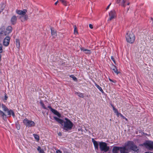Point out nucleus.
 <instances>
[{
	"label": "nucleus",
	"instance_id": "15",
	"mask_svg": "<svg viewBox=\"0 0 153 153\" xmlns=\"http://www.w3.org/2000/svg\"><path fill=\"white\" fill-rule=\"evenodd\" d=\"M111 69L113 70L117 74H118L119 72H118V70L117 68V67L116 66H114L113 65H112L111 67Z\"/></svg>",
	"mask_w": 153,
	"mask_h": 153
},
{
	"label": "nucleus",
	"instance_id": "39",
	"mask_svg": "<svg viewBox=\"0 0 153 153\" xmlns=\"http://www.w3.org/2000/svg\"><path fill=\"white\" fill-rule=\"evenodd\" d=\"M16 128L18 130H19L20 129V126L19 125H16Z\"/></svg>",
	"mask_w": 153,
	"mask_h": 153
},
{
	"label": "nucleus",
	"instance_id": "2",
	"mask_svg": "<svg viewBox=\"0 0 153 153\" xmlns=\"http://www.w3.org/2000/svg\"><path fill=\"white\" fill-rule=\"evenodd\" d=\"M127 41L130 43H133L135 39V36L132 32H128L126 36Z\"/></svg>",
	"mask_w": 153,
	"mask_h": 153
},
{
	"label": "nucleus",
	"instance_id": "34",
	"mask_svg": "<svg viewBox=\"0 0 153 153\" xmlns=\"http://www.w3.org/2000/svg\"><path fill=\"white\" fill-rule=\"evenodd\" d=\"M3 50L2 49V45L0 44V53H1L3 52Z\"/></svg>",
	"mask_w": 153,
	"mask_h": 153
},
{
	"label": "nucleus",
	"instance_id": "16",
	"mask_svg": "<svg viewBox=\"0 0 153 153\" xmlns=\"http://www.w3.org/2000/svg\"><path fill=\"white\" fill-rule=\"evenodd\" d=\"M92 142L93 143L95 149L98 150V146L99 145V143H98L97 141L94 140L93 139H92Z\"/></svg>",
	"mask_w": 153,
	"mask_h": 153
},
{
	"label": "nucleus",
	"instance_id": "52",
	"mask_svg": "<svg viewBox=\"0 0 153 153\" xmlns=\"http://www.w3.org/2000/svg\"><path fill=\"white\" fill-rule=\"evenodd\" d=\"M129 4H130L129 3H127V5H129Z\"/></svg>",
	"mask_w": 153,
	"mask_h": 153
},
{
	"label": "nucleus",
	"instance_id": "30",
	"mask_svg": "<svg viewBox=\"0 0 153 153\" xmlns=\"http://www.w3.org/2000/svg\"><path fill=\"white\" fill-rule=\"evenodd\" d=\"M33 135L35 138L36 140L37 141H39V137L38 135L34 134H33Z\"/></svg>",
	"mask_w": 153,
	"mask_h": 153
},
{
	"label": "nucleus",
	"instance_id": "29",
	"mask_svg": "<svg viewBox=\"0 0 153 153\" xmlns=\"http://www.w3.org/2000/svg\"><path fill=\"white\" fill-rule=\"evenodd\" d=\"M37 150L39 152V153H44L43 150L42 149L40 146H38L37 148Z\"/></svg>",
	"mask_w": 153,
	"mask_h": 153
},
{
	"label": "nucleus",
	"instance_id": "1",
	"mask_svg": "<svg viewBox=\"0 0 153 153\" xmlns=\"http://www.w3.org/2000/svg\"><path fill=\"white\" fill-rule=\"evenodd\" d=\"M53 118L56 121L62 125H63L64 123L63 128L64 130L68 131L72 129L74 125L73 123L67 118H65V121L56 117H54Z\"/></svg>",
	"mask_w": 153,
	"mask_h": 153
},
{
	"label": "nucleus",
	"instance_id": "23",
	"mask_svg": "<svg viewBox=\"0 0 153 153\" xmlns=\"http://www.w3.org/2000/svg\"><path fill=\"white\" fill-rule=\"evenodd\" d=\"M95 86L97 87V88L102 93H104V91L102 88L100 87L99 85H98L96 83L95 84Z\"/></svg>",
	"mask_w": 153,
	"mask_h": 153
},
{
	"label": "nucleus",
	"instance_id": "43",
	"mask_svg": "<svg viewBox=\"0 0 153 153\" xmlns=\"http://www.w3.org/2000/svg\"><path fill=\"white\" fill-rule=\"evenodd\" d=\"M89 27L91 29H92L93 28V25L91 24H90L89 25Z\"/></svg>",
	"mask_w": 153,
	"mask_h": 153
},
{
	"label": "nucleus",
	"instance_id": "17",
	"mask_svg": "<svg viewBox=\"0 0 153 153\" xmlns=\"http://www.w3.org/2000/svg\"><path fill=\"white\" fill-rule=\"evenodd\" d=\"M6 111L7 112L8 115H10H10L11 114H12V116L13 117H14L15 115V114L13 112V111L11 109L9 110V109L8 110V111Z\"/></svg>",
	"mask_w": 153,
	"mask_h": 153
},
{
	"label": "nucleus",
	"instance_id": "8",
	"mask_svg": "<svg viewBox=\"0 0 153 153\" xmlns=\"http://www.w3.org/2000/svg\"><path fill=\"white\" fill-rule=\"evenodd\" d=\"M145 147L149 150L153 149V142L151 141H147L144 143L143 144Z\"/></svg>",
	"mask_w": 153,
	"mask_h": 153
},
{
	"label": "nucleus",
	"instance_id": "42",
	"mask_svg": "<svg viewBox=\"0 0 153 153\" xmlns=\"http://www.w3.org/2000/svg\"><path fill=\"white\" fill-rule=\"evenodd\" d=\"M56 153H62V152L60 150L58 149L56 151Z\"/></svg>",
	"mask_w": 153,
	"mask_h": 153
},
{
	"label": "nucleus",
	"instance_id": "28",
	"mask_svg": "<svg viewBox=\"0 0 153 153\" xmlns=\"http://www.w3.org/2000/svg\"><path fill=\"white\" fill-rule=\"evenodd\" d=\"M4 8V6L3 4H1L0 5V13L2 11Z\"/></svg>",
	"mask_w": 153,
	"mask_h": 153
},
{
	"label": "nucleus",
	"instance_id": "11",
	"mask_svg": "<svg viewBox=\"0 0 153 153\" xmlns=\"http://www.w3.org/2000/svg\"><path fill=\"white\" fill-rule=\"evenodd\" d=\"M48 108L50 109L53 113L57 116L58 117H61L60 114L57 111L52 108L50 105L48 106Z\"/></svg>",
	"mask_w": 153,
	"mask_h": 153
},
{
	"label": "nucleus",
	"instance_id": "4",
	"mask_svg": "<svg viewBox=\"0 0 153 153\" xmlns=\"http://www.w3.org/2000/svg\"><path fill=\"white\" fill-rule=\"evenodd\" d=\"M128 145L129 148V151L131 149L137 152H138L139 151V147L136 146L133 141H128Z\"/></svg>",
	"mask_w": 153,
	"mask_h": 153
},
{
	"label": "nucleus",
	"instance_id": "50",
	"mask_svg": "<svg viewBox=\"0 0 153 153\" xmlns=\"http://www.w3.org/2000/svg\"><path fill=\"white\" fill-rule=\"evenodd\" d=\"M111 106L112 107V108H113V107H114V105H111Z\"/></svg>",
	"mask_w": 153,
	"mask_h": 153
},
{
	"label": "nucleus",
	"instance_id": "6",
	"mask_svg": "<svg viewBox=\"0 0 153 153\" xmlns=\"http://www.w3.org/2000/svg\"><path fill=\"white\" fill-rule=\"evenodd\" d=\"M120 153H128L130 151L128 142L125 144L124 146L120 147Z\"/></svg>",
	"mask_w": 153,
	"mask_h": 153
},
{
	"label": "nucleus",
	"instance_id": "36",
	"mask_svg": "<svg viewBox=\"0 0 153 153\" xmlns=\"http://www.w3.org/2000/svg\"><path fill=\"white\" fill-rule=\"evenodd\" d=\"M85 53L86 54H90L91 53V51L90 50L87 49Z\"/></svg>",
	"mask_w": 153,
	"mask_h": 153
},
{
	"label": "nucleus",
	"instance_id": "20",
	"mask_svg": "<svg viewBox=\"0 0 153 153\" xmlns=\"http://www.w3.org/2000/svg\"><path fill=\"white\" fill-rule=\"evenodd\" d=\"M75 94H76L79 97H80L83 98L85 97L84 94L82 93L75 92Z\"/></svg>",
	"mask_w": 153,
	"mask_h": 153
},
{
	"label": "nucleus",
	"instance_id": "31",
	"mask_svg": "<svg viewBox=\"0 0 153 153\" xmlns=\"http://www.w3.org/2000/svg\"><path fill=\"white\" fill-rule=\"evenodd\" d=\"M28 19V16L27 15H24V19H21V21L22 22H24L25 21L27 20Z\"/></svg>",
	"mask_w": 153,
	"mask_h": 153
},
{
	"label": "nucleus",
	"instance_id": "47",
	"mask_svg": "<svg viewBox=\"0 0 153 153\" xmlns=\"http://www.w3.org/2000/svg\"><path fill=\"white\" fill-rule=\"evenodd\" d=\"M58 1H56L55 3V5H56L57 4V3H58Z\"/></svg>",
	"mask_w": 153,
	"mask_h": 153
},
{
	"label": "nucleus",
	"instance_id": "48",
	"mask_svg": "<svg viewBox=\"0 0 153 153\" xmlns=\"http://www.w3.org/2000/svg\"><path fill=\"white\" fill-rule=\"evenodd\" d=\"M58 135L59 136H61L62 135V134H61V133L59 132L58 133Z\"/></svg>",
	"mask_w": 153,
	"mask_h": 153
},
{
	"label": "nucleus",
	"instance_id": "19",
	"mask_svg": "<svg viewBox=\"0 0 153 153\" xmlns=\"http://www.w3.org/2000/svg\"><path fill=\"white\" fill-rule=\"evenodd\" d=\"M0 116L2 117L4 120L5 118H6V115L1 110H0Z\"/></svg>",
	"mask_w": 153,
	"mask_h": 153
},
{
	"label": "nucleus",
	"instance_id": "44",
	"mask_svg": "<svg viewBox=\"0 0 153 153\" xmlns=\"http://www.w3.org/2000/svg\"><path fill=\"white\" fill-rule=\"evenodd\" d=\"M111 3H110V4H109V5H108L107 7V8H106V10H108V9H109V7H110V5H111Z\"/></svg>",
	"mask_w": 153,
	"mask_h": 153
},
{
	"label": "nucleus",
	"instance_id": "40",
	"mask_svg": "<svg viewBox=\"0 0 153 153\" xmlns=\"http://www.w3.org/2000/svg\"><path fill=\"white\" fill-rule=\"evenodd\" d=\"M109 80L111 82L114 83H115L116 82V80H113L111 79L110 78H109Z\"/></svg>",
	"mask_w": 153,
	"mask_h": 153
},
{
	"label": "nucleus",
	"instance_id": "25",
	"mask_svg": "<svg viewBox=\"0 0 153 153\" xmlns=\"http://www.w3.org/2000/svg\"><path fill=\"white\" fill-rule=\"evenodd\" d=\"M40 103L41 104V105L42 107L44 109H47V108L45 107V105L44 104L43 102V101L42 100H41L40 102Z\"/></svg>",
	"mask_w": 153,
	"mask_h": 153
},
{
	"label": "nucleus",
	"instance_id": "37",
	"mask_svg": "<svg viewBox=\"0 0 153 153\" xmlns=\"http://www.w3.org/2000/svg\"><path fill=\"white\" fill-rule=\"evenodd\" d=\"M111 59L113 61L114 63L115 64L116 62L115 61V60H114V57L113 56H111Z\"/></svg>",
	"mask_w": 153,
	"mask_h": 153
},
{
	"label": "nucleus",
	"instance_id": "21",
	"mask_svg": "<svg viewBox=\"0 0 153 153\" xmlns=\"http://www.w3.org/2000/svg\"><path fill=\"white\" fill-rule=\"evenodd\" d=\"M1 107L4 111H8V108L6 106L3 104H2L1 105Z\"/></svg>",
	"mask_w": 153,
	"mask_h": 153
},
{
	"label": "nucleus",
	"instance_id": "12",
	"mask_svg": "<svg viewBox=\"0 0 153 153\" xmlns=\"http://www.w3.org/2000/svg\"><path fill=\"white\" fill-rule=\"evenodd\" d=\"M27 11L26 9H24L23 10L17 9L16 10V13L19 15L23 16L25 15Z\"/></svg>",
	"mask_w": 153,
	"mask_h": 153
},
{
	"label": "nucleus",
	"instance_id": "32",
	"mask_svg": "<svg viewBox=\"0 0 153 153\" xmlns=\"http://www.w3.org/2000/svg\"><path fill=\"white\" fill-rule=\"evenodd\" d=\"M113 110L114 111V112L117 115L119 114V113L118 112L117 110L114 107H113Z\"/></svg>",
	"mask_w": 153,
	"mask_h": 153
},
{
	"label": "nucleus",
	"instance_id": "46",
	"mask_svg": "<svg viewBox=\"0 0 153 153\" xmlns=\"http://www.w3.org/2000/svg\"><path fill=\"white\" fill-rule=\"evenodd\" d=\"M123 119H124L126 121H127L128 120H127V118H126L124 116L123 117Z\"/></svg>",
	"mask_w": 153,
	"mask_h": 153
},
{
	"label": "nucleus",
	"instance_id": "14",
	"mask_svg": "<svg viewBox=\"0 0 153 153\" xmlns=\"http://www.w3.org/2000/svg\"><path fill=\"white\" fill-rule=\"evenodd\" d=\"M120 151V147L114 146L112 149L113 153H118L119 151Z\"/></svg>",
	"mask_w": 153,
	"mask_h": 153
},
{
	"label": "nucleus",
	"instance_id": "27",
	"mask_svg": "<svg viewBox=\"0 0 153 153\" xmlns=\"http://www.w3.org/2000/svg\"><path fill=\"white\" fill-rule=\"evenodd\" d=\"M74 34L76 35L78 34V31L77 30V27L75 25L74 26Z\"/></svg>",
	"mask_w": 153,
	"mask_h": 153
},
{
	"label": "nucleus",
	"instance_id": "49",
	"mask_svg": "<svg viewBox=\"0 0 153 153\" xmlns=\"http://www.w3.org/2000/svg\"><path fill=\"white\" fill-rule=\"evenodd\" d=\"M145 153H153L152 152H146Z\"/></svg>",
	"mask_w": 153,
	"mask_h": 153
},
{
	"label": "nucleus",
	"instance_id": "35",
	"mask_svg": "<svg viewBox=\"0 0 153 153\" xmlns=\"http://www.w3.org/2000/svg\"><path fill=\"white\" fill-rule=\"evenodd\" d=\"M81 50V51H83V52H84L85 53V52L86 51V50L87 49L83 47H82L80 48Z\"/></svg>",
	"mask_w": 153,
	"mask_h": 153
},
{
	"label": "nucleus",
	"instance_id": "22",
	"mask_svg": "<svg viewBox=\"0 0 153 153\" xmlns=\"http://www.w3.org/2000/svg\"><path fill=\"white\" fill-rule=\"evenodd\" d=\"M16 47L19 49L20 45V43L19 40L17 39H16Z\"/></svg>",
	"mask_w": 153,
	"mask_h": 153
},
{
	"label": "nucleus",
	"instance_id": "33",
	"mask_svg": "<svg viewBox=\"0 0 153 153\" xmlns=\"http://www.w3.org/2000/svg\"><path fill=\"white\" fill-rule=\"evenodd\" d=\"M70 76L72 78L73 80L75 81H77V79L74 75H71Z\"/></svg>",
	"mask_w": 153,
	"mask_h": 153
},
{
	"label": "nucleus",
	"instance_id": "18",
	"mask_svg": "<svg viewBox=\"0 0 153 153\" xmlns=\"http://www.w3.org/2000/svg\"><path fill=\"white\" fill-rule=\"evenodd\" d=\"M51 33L52 36L54 38H55L57 36L56 32L53 28H51Z\"/></svg>",
	"mask_w": 153,
	"mask_h": 153
},
{
	"label": "nucleus",
	"instance_id": "13",
	"mask_svg": "<svg viewBox=\"0 0 153 153\" xmlns=\"http://www.w3.org/2000/svg\"><path fill=\"white\" fill-rule=\"evenodd\" d=\"M17 19V17L16 16H13L10 20L11 23L13 25L15 24L16 22Z\"/></svg>",
	"mask_w": 153,
	"mask_h": 153
},
{
	"label": "nucleus",
	"instance_id": "9",
	"mask_svg": "<svg viewBox=\"0 0 153 153\" xmlns=\"http://www.w3.org/2000/svg\"><path fill=\"white\" fill-rule=\"evenodd\" d=\"M109 18L108 21H111L116 16V12L114 10H111L109 13Z\"/></svg>",
	"mask_w": 153,
	"mask_h": 153
},
{
	"label": "nucleus",
	"instance_id": "26",
	"mask_svg": "<svg viewBox=\"0 0 153 153\" xmlns=\"http://www.w3.org/2000/svg\"><path fill=\"white\" fill-rule=\"evenodd\" d=\"M121 2L120 5H121L125 7L126 5L125 4V3L126 1V0H120Z\"/></svg>",
	"mask_w": 153,
	"mask_h": 153
},
{
	"label": "nucleus",
	"instance_id": "24",
	"mask_svg": "<svg viewBox=\"0 0 153 153\" xmlns=\"http://www.w3.org/2000/svg\"><path fill=\"white\" fill-rule=\"evenodd\" d=\"M59 1H61L62 3L65 6H67L68 5V3L67 1L65 0H59Z\"/></svg>",
	"mask_w": 153,
	"mask_h": 153
},
{
	"label": "nucleus",
	"instance_id": "10",
	"mask_svg": "<svg viewBox=\"0 0 153 153\" xmlns=\"http://www.w3.org/2000/svg\"><path fill=\"white\" fill-rule=\"evenodd\" d=\"M10 39V38L9 36H6L4 39L3 41V44L6 47L8 46L9 44Z\"/></svg>",
	"mask_w": 153,
	"mask_h": 153
},
{
	"label": "nucleus",
	"instance_id": "54",
	"mask_svg": "<svg viewBox=\"0 0 153 153\" xmlns=\"http://www.w3.org/2000/svg\"><path fill=\"white\" fill-rule=\"evenodd\" d=\"M44 153H45V152H44Z\"/></svg>",
	"mask_w": 153,
	"mask_h": 153
},
{
	"label": "nucleus",
	"instance_id": "51",
	"mask_svg": "<svg viewBox=\"0 0 153 153\" xmlns=\"http://www.w3.org/2000/svg\"><path fill=\"white\" fill-rule=\"evenodd\" d=\"M1 37L0 36V42L1 41Z\"/></svg>",
	"mask_w": 153,
	"mask_h": 153
},
{
	"label": "nucleus",
	"instance_id": "7",
	"mask_svg": "<svg viewBox=\"0 0 153 153\" xmlns=\"http://www.w3.org/2000/svg\"><path fill=\"white\" fill-rule=\"evenodd\" d=\"M12 28L11 26H8L6 28V30L4 31L1 33V34L0 36L2 39V36L3 35L7 36L10 33H11L12 31Z\"/></svg>",
	"mask_w": 153,
	"mask_h": 153
},
{
	"label": "nucleus",
	"instance_id": "5",
	"mask_svg": "<svg viewBox=\"0 0 153 153\" xmlns=\"http://www.w3.org/2000/svg\"><path fill=\"white\" fill-rule=\"evenodd\" d=\"M23 122L27 127H33L35 125V123L33 121L31 120H28L27 118L24 119Z\"/></svg>",
	"mask_w": 153,
	"mask_h": 153
},
{
	"label": "nucleus",
	"instance_id": "3",
	"mask_svg": "<svg viewBox=\"0 0 153 153\" xmlns=\"http://www.w3.org/2000/svg\"><path fill=\"white\" fill-rule=\"evenodd\" d=\"M99 146L100 150L101 151L106 152L110 149L109 147L107 146V143L105 142H99Z\"/></svg>",
	"mask_w": 153,
	"mask_h": 153
},
{
	"label": "nucleus",
	"instance_id": "45",
	"mask_svg": "<svg viewBox=\"0 0 153 153\" xmlns=\"http://www.w3.org/2000/svg\"><path fill=\"white\" fill-rule=\"evenodd\" d=\"M121 2V1L120 0H117L116 3L117 4H119Z\"/></svg>",
	"mask_w": 153,
	"mask_h": 153
},
{
	"label": "nucleus",
	"instance_id": "53",
	"mask_svg": "<svg viewBox=\"0 0 153 153\" xmlns=\"http://www.w3.org/2000/svg\"><path fill=\"white\" fill-rule=\"evenodd\" d=\"M151 19L152 20V18H151Z\"/></svg>",
	"mask_w": 153,
	"mask_h": 153
},
{
	"label": "nucleus",
	"instance_id": "41",
	"mask_svg": "<svg viewBox=\"0 0 153 153\" xmlns=\"http://www.w3.org/2000/svg\"><path fill=\"white\" fill-rule=\"evenodd\" d=\"M8 98V97L7 96V95L6 94H5V96H4V99L5 100H7Z\"/></svg>",
	"mask_w": 153,
	"mask_h": 153
},
{
	"label": "nucleus",
	"instance_id": "38",
	"mask_svg": "<svg viewBox=\"0 0 153 153\" xmlns=\"http://www.w3.org/2000/svg\"><path fill=\"white\" fill-rule=\"evenodd\" d=\"M120 116L121 117H122V118H123V117H124L120 113H119V114H118V115H117V116L118 117L119 116Z\"/></svg>",
	"mask_w": 153,
	"mask_h": 153
}]
</instances>
